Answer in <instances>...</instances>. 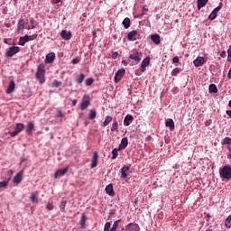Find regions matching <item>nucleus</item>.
Wrapping results in <instances>:
<instances>
[{"instance_id": "16", "label": "nucleus", "mask_w": 231, "mask_h": 231, "mask_svg": "<svg viewBox=\"0 0 231 231\" xmlns=\"http://www.w3.org/2000/svg\"><path fill=\"white\" fill-rule=\"evenodd\" d=\"M134 120V117H133V115H126L124 119V125L125 127H128V125H131L133 124V121Z\"/></svg>"}, {"instance_id": "25", "label": "nucleus", "mask_w": 231, "mask_h": 231, "mask_svg": "<svg viewBox=\"0 0 231 231\" xmlns=\"http://www.w3.org/2000/svg\"><path fill=\"white\" fill-rule=\"evenodd\" d=\"M68 203V200L66 199H62L60 205V212H66V205Z\"/></svg>"}, {"instance_id": "28", "label": "nucleus", "mask_w": 231, "mask_h": 231, "mask_svg": "<svg viewBox=\"0 0 231 231\" xmlns=\"http://www.w3.org/2000/svg\"><path fill=\"white\" fill-rule=\"evenodd\" d=\"M198 10H201V8L205 7L207 3H208V0H198Z\"/></svg>"}, {"instance_id": "5", "label": "nucleus", "mask_w": 231, "mask_h": 231, "mask_svg": "<svg viewBox=\"0 0 231 231\" xmlns=\"http://www.w3.org/2000/svg\"><path fill=\"white\" fill-rule=\"evenodd\" d=\"M21 51V47L19 46H12L6 51V57H12Z\"/></svg>"}, {"instance_id": "33", "label": "nucleus", "mask_w": 231, "mask_h": 231, "mask_svg": "<svg viewBox=\"0 0 231 231\" xmlns=\"http://www.w3.org/2000/svg\"><path fill=\"white\" fill-rule=\"evenodd\" d=\"M122 219L116 220L110 228V231H116V228H118V226L120 225Z\"/></svg>"}, {"instance_id": "60", "label": "nucleus", "mask_w": 231, "mask_h": 231, "mask_svg": "<svg viewBox=\"0 0 231 231\" xmlns=\"http://www.w3.org/2000/svg\"><path fill=\"white\" fill-rule=\"evenodd\" d=\"M4 42H5V44H8V39H4Z\"/></svg>"}, {"instance_id": "54", "label": "nucleus", "mask_w": 231, "mask_h": 231, "mask_svg": "<svg viewBox=\"0 0 231 231\" xmlns=\"http://www.w3.org/2000/svg\"><path fill=\"white\" fill-rule=\"evenodd\" d=\"M219 10H221V5L217 6V7L213 10V12L217 14L218 12H219Z\"/></svg>"}, {"instance_id": "57", "label": "nucleus", "mask_w": 231, "mask_h": 231, "mask_svg": "<svg viewBox=\"0 0 231 231\" xmlns=\"http://www.w3.org/2000/svg\"><path fill=\"white\" fill-rule=\"evenodd\" d=\"M77 99H73L72 100V106L75 107V106H77Z\"/></svg>"}, {"instance_id": "9", "label": "nucleus", "mask_w": 231, "mask_h": 231, "mask_svg": "<svg viewBox=\"0 0 231 231\" xmlns=\"http://www.w3.org/2000/svg\"><path fill=\"white\" fill-rule=\"evenodd\" d=\"M34 129H35V125L33 124V122H28L25 129L26 134H29V136H32Z\"/></svg>"}, {"instance_id": "59", "label": "nucleus", "mask_w": 231, "mask_h": 231, "mask_svg": "<svg viewBox=\"0 0 231 231\" xmlns=\"http://www.w3.org/2000/svg\"><path fill=\"white\" fill-rule=\"evenodd\" d=\"M226 55V51H222L221 53H220V57H225Z\"/></svg>"}, {"instance_id": "6", "label": "nucleus", "mask_w": 231, "mask_h": 231, "mask_svg": "<svg viewBox=\"0 0 231 231\" xmlns=\"http://www.w3.org/2000/svg\"><path fill=\"white\" fill-rule=\"evenodd\" d=\"M69 167L63 168V169H59L56 171L54 173V180H57L58 178H60L62 176H65L68 173Z\"/></svg>"}, {"instance_id": "1", "label": "nucleus", "mask_w": 231, "mask_h": 231, "mask_svg": "<svg viewBox=\"0 0 231 231\" xmlns=\"http://www.w3.org/2000/svg\"><path fill=\"white\" fill-rule=\"evenodd\" d=\"M45 68L43 63L39 64L37 67L36 79L39 80L40 84H44V82H46V79H44V73H46Z\"/></svg>"}, {"instance_id": "53", "label": "nucleus", "mask_w": 231, "mask_h": 231, "mask_svg": "<svg viewBox=\"0 0 231 231\" xmlns=\"http://www.w3.org/2000/svg\"><path fill=\"white\" fill-rule=\"evenodd\" d=\"M172 62L174 64H178V62H180V58H178V56H175L173 59H172Z\"/></svg>"}, {"instance_id": "55", "label": "nucleus", "mask_w": 231, "mask_h": 231, "mask_svg": "<svg viewBox=\"0 0 231 231\" xmlns=\"http://www.w3.org/2000/svg\"><path fill=\"white\" fill-rule=\"evenodd\" d=\"M117 57H118V52L116 51V52H113V53H112V59L115 60V59H116Z\"/></svg>"}, {"instance_id": "27", "label": "nucleus", "mask_w": 231, "mask_h": 231, "mask_svg": "<svg viewBox=\"0 0 231 231\" xmlns=\"http://www.w3.org/2000/svg\"><path fill=\"white\" fill-rule=\"evenodd\" d=\"M97 118V110L90 109L88 114V120H95Z\"/></svg>"}, {"instance_id": "43", "label": "nucleus", "mask_w": 231, "mask_h": 231, "mask_svg": "<svg viewBox=\"0 0 231 231\" xmlns=\"http://www.w3.org/2000/svg\"><path fill=\"white\" fill-rule=\"evenodd\" d=\"M38 37V34L35 33V34H32V35H27V41L30 42V41H35V39H37Z\"/></svg>"}, {"instance_id": "29", "label": "nucleus", "mask_w": 231, "mask_h": 231, "mask_svg": "<svg viewBox=\"0 0 231 231\" xmlns=\"http://www.w3.org/2000/svg\"><path fill=\"white\" fill-rule=\"evenodd\" d=\"M166 127H169L170 131H174V121L172 119H167Z\"/></svg>"}, {"instance_id": "26", "label": "nucleus", "mask_w": 231, "mask_h": 231, "mask_svg": "<svg viewBox=\"0 0 231 231\" xmlns=\"http://www.w3.org/2000/svg\"><path fill=\"white\" fill-rule=\"evenodd\" d=\"M26 42H28V34L20 37L19 39V45L20 46H24L26 44Z\"/></svg>"}, {"instance_id": "17", "label": "nucleus", "mask_w": 231, "mask_h": 231, "mask_svg": "<svg viewBox=\"0 0 231 231\" xmlns=\"http://www.w3.org/2000/svg\"><path fill=\"white\" fill-rule=\"evenodd\" d=\"M193 64L196 68H199L205 64V58L198 57L196 60H193Z\"/></svg>"}, {"instance_id": "11", "label": "nucleus", "mask_w": 231, "mask_h": 231, "mask_svg": "<svg viewBox=\"0 0 231 231\" xmlns=\"http://www.w3.org/2000/svg\"><path fill=\"white\" fill-rule=\"evenodd\" d=\"M60 37H61V39H63V41H69L71 39V37H73V34H71V32L62 30L60 32Z\"/></svg>"}, {"instance_id": "50", "label": "nucleus", "mask_w": 231, "mask_h": 231, "mask_svg": "<svg viewBox=\"0 0 231 231\" xmlns=\"http://www.w3.org/2000/svg\"><path fill=\"white\" fill-rule=\"evenodd\" d=\"M147 12H149V9L147 8V6L143 5V13L141 14V15H145V14H147Z\"/></svg>"}, {"instance_id": "8", "label": "nucleus", "mask_w": 231, "mask_h": 231, "mask_svg": "<svg viewBox=\"0 0 231 231\" xmlns=\"http://www.w3.org/2000/svg\"><path fill=\"white\" fill-rule=\"evenodd\" d=\"M124 75H125V69H120L119 70H117L116 72V76H115V82L116 83L120 82V80H122V77H124Z\"/></svg>"}, {"instance_id": "19", "label": "nucleus", "mask_w": 231, "mask_h": 231, "mask_svg": "<svg viewBox=\"0 0 231 231\" xmlns=\"http://www.w3.org/2000/svg\"><path fill=\"white\" fill-rule=\"evenodd\" d=\"M14 90H15V81L11 80L9 82V85H8V88H7L5 93L7 95H10L11 93H14Z\"/></svg>"}, {"instance_id": "56", "label": "nucleus", "mask_w": 231, "mask_h": 231, "mask_svg": "<svg viewBox=\"0 0 231 231\" xmlns=\"http://www.w3.org/2000/svg\"><path fill=\"white\" fill-rule=\"evenodd\" d=\"M61 0H51L52 5H57L60 3Z\"/></svg>"}, {"instance_id": "20", "label": "nucleus", "mask_w": 231, "mask_h": 231, "mask_svg": "<svg viewBox=\"0 0 231 231\" xmlns=\"http://www.w3.org/2000/svg\"><path fill=\"white\" fill-rule=\"evenodd\" d=\"M129 169H131V165H125L121 169V178H123L124 180H125V178H127V171H129Z\"/></svg>"}, {"instance_id": "39", "label": "nucleus", "mask_w": 231, "mask_h": 231, "mask_svg": "<svg viewBox=\"0 0 231 231\" xmlns=\"http://www.w3.org/2000/svg\"><path fill=\"white\" fill-rule=\"evenodd\" d=\"M209 93H217V87L216 84L209 85Z\"/></svg>"}, {"instance_id": "21", "label": "nucleus", "mask_w": 231, "mask_h": 231, "mask_svg": "<svg viewBox=\"0 0 231 231\" xmlns=\"http://www.w3.org/2000/svg\"><path fill=\"white\" fill-rule=\"evenodd\" d=\"M23 181V171H19L14 177V183H16L19 185Z\"/></svg>"}, {"instance_id": "31", "label": "nucleus", "mask_w": 231, "mask_h": 231, "mask_svg": "<svg viewBox=\"0 0 231 231\" xmlns=\"http://www.w3.org/2000/svg\"><path fill=\"white\" fill-rule=\"evenodd\" d=\"M123 26L125 28V30H127V28H129L131 26V19L129 18H125L123 21Z\"/></svg>"}, {"instance_id": "51", "label": "nucleus", "mask_w": 231, "mask_h": 231, "mask_svg": "<svg viewBox=\"0 0 231 231\" xmlns=\"http://www.w3.org/2000/svg\"><path fill=\"white\" fill-rule=\"evenodd\" d=\"M46 208H47V210H53V204H51L50 202L47 203Z\"/></svg>"}, {"instance_id": "15", "label": "nucleus", "mask_w": 231, "mask_h": 231, "mask_svg": "<svg viewBox=\"0 0 231 231\" xmlns=\"http://www.w3.org/2000/svg\"><path fill=\"white\" fill-rule=\"evenodd\" d=\"M140 37L138 31H132L128 33L127 39L128 41H136Z\"/></svg>"}, {"instance_id": "35", "label": "nucleus", "mask_w": 231, "mask_h": 231, "mask_svg": "<svg viewBox=\"0 0 231 231\" xmlns=\"http://www.w3.org/2000/svg\"><path fill=\"white\" fill-rule=\"evenodd\" d=\"M118 151H122V150H120V148H114L112 150V154H113L112 160H116V158H118Z\"/></svg>"}, {"instance_id": "32", "label": "nucleus", "mask_w": 231, "mask_h": 231, "mask_svg": "<svg viewBox=\"0 0 231 231\" xmlns=\"http://www.w3.org/2000/svg\"><path fill=\"white\" fill-rule=\"evenodd\" d=\"M88 217L82 214L79 224L81 225V228H86V221H87Z\"/></svg>"}, {"instance_id": "45", "label": "nucleus", "mask_w": 231, "mask_h": 231, "mask_svg": "<svg viewBox=\"0 0 231 231\" xmlns=\"http://www.w3.org/2000/svg\"><path fill=\"white\" fill-rule=\"evenodd\" d=\"M104 231H111V222H106L105 224Z\"/></svg>"}, {"instance_id": "34", "label": "nucleus", "mask_w": 231, "mask_h": 231, "mask_svg": "<svg viewBox=\"0 0 231 231\" xmlns=\"http://www.w3.org/2000/svg\"><path fill=\"white\" fill-rule=\"evenodd\" d=\"M113 121V116H107L103 123L104 127L109 125V124H111V122Z\"/></svg>"}, {"instance_id": "2", "label": "nucleus", "mask_w": 231, "mask_h": 231, "mask_svg": "<svg viewBox=\"0 0 231 231\" xmlns=\"http://www.w3.org/2000/svg\"><path fill=\"white\" fill-rule=\"evenodd\" d=\"M220 178L223 180H230L231 179V166L226 165L219 171Z\"/></svg>"}, {"instance_id": "7", "label": "nucleus", "mask_w": 231, "mask_h": 231, "mask_svg": "<svg viewBox=\"0 0 231 231\" xmlns=\"http://www.w3.org/2000/svg\"><path fill=\"white\" fill-rule=\"evenodd\" d=\"M129 59L134 60V62H140V60H142V52L134 51L132 54H130Z\"/></svg>"}, {"instance_id": "18", "label": "nucleus", "mask_w": 231, "mask_h": 231, "mask_svg": "<svg viewBox=\"0 0 231 231\" xmlns=\"http://www.w3.org/2000/svg\"><path fill=\"white\" fill-rule=\"evenodd\" d=\"M149 64H151V58L146 57L141 64V71L143 73L145 71V69L147 68V66H149Z\"/></svg>"}, {"instance_id": "37", "label": "nucleus", "mask_w": 231, "mask_h": 231, "mask_svg": "<svg viewBox=\"0 0 231 231\" xmlns=\"http://www.w3.org/2000/svg\"><path fill=\"white\" fill-rule=\"evenodd\" d=\"M226 228H231V214L225 220Z\"/></svg>"}, {"instance_id": "13", "label": "nucleus", "mask_w": 231, "mask_h": 231, "mask_svg": "<svg viewBox=\"0 0 231 231\" xmlns=\"http://www.w3.org/2000/svg\"><path fill=\"white\" fill-rule=\"evenodd\" d=\"M127 145H129V139H127V137H124L118 145L119 151H124L127 148Z\"/></svg>"}, {"instance_id": "52", "label": "nucleus", "mask_w": 231, "mask_h": 231, "mask_svg": "<svg viewBox=\"0 0 231 231\" xmlns=\"http://www.w3.org/2000/svg\"><path fill=\"white\" fill-rule=\"evenodd\" d=\"M72 64H79L80 62V59L79 58H75L71 60Z\"/></svg>"}, {"instance_id": "47", "label": "nucleus", "mask_w": 231, "mask_h": 231, "mask_svg": "<svg viewBox=\"0 0 231 231\" xmlns=\"http://www.w3.org/2000/svg\"><path fill=\"white\" fill-rule=\"evenodd\" d=\"M57 116L58 118H64V113L60 109H57Z\"/></svg>"}, {"instance_id": "41", "label": "nucleus", "mask_w": 231, "mask_h": 231, "mask_svg": "<svg viewBox=\"0 0 231 231\" xmlns=\"http://www.w3.org/2000/svg\"><path fill=\"white\" fill-rule=\"evenodd\" d=\"M217 17V13H215L214 11L211 12V14L208 15V20L209 21H214Z\"/></svg>"}, {"instance_id": "14", "label": "nucleus", "mask_w": 231, "mask_h": 231, "mask_svg": "<svg viewBox=\"0 0 231 231\" xmlns=\"http://www.w3.org/2000/svg\"><path fill=\"white\" fill-rule=\"evenodd\" d=\"M98 165V152H94V155L92 157L91 164H90V169H95Z\"/></svg>"}, {"instance_id": "24", "label": "nucleus", "mask_w": 231, "mask_h": 231, "mask_svg": "<svg viewBox=\"0 0 231 231\" xmlns=\"http://www.w3.org/2000/svg\"><path fill=\"white\" fill-rule=\"evenodd\" d=\"M37 196H39V192L37 191L31 193L30 201H32V203H38Z\"/></svg>"}, {"instance_id": "23", "label": "nucleus", "mask_w": 231, "mask_h": 231, "mask_svg": "<svg viewBox=\"0 0 231 231\" xmlns=\"http://www.w3.org/2000/svg\"><path fill=\"white\" fill-rule=\"evenodd\" d=\"M151 41L154 42V44H160L162 42V39L160 38V34H152L151 36Z\"/></svg>"}, {"instance_id": "40", "label": "nucleus", "mask_w": 231, "mask_h": 231, "mask_svg": "<svg viewBox=\"0 0 231 231\" xmlns=\"http://www.w3.org/2000/svg\"><path fill=\"white\" fill-rule=\"evenodd\" d=\"M10 181V178L5 180H3L0 182V189H5V187H8V183Z\"/></svg>"}, {"instance_id": "48", "label": "nucleus", "mask_w": 231, "mask_h": 231, "mask_svg": "<svg viewBox=\"0 0 231 231\" xmlns=\"http://www.w3.org/2000/svg\"><path fill=\"white\" fill-rule=\"evenodd\" d=\"M93 82H94L93 79H87L85 80L86 86H91V84H93Z\"/></svg>"}, {"instance_id": "42", "label": "nucleus", "mask_w": 231, "mask_h": 231, "mask_svg": "<svg viewBox=\"0 0 231 231\" xmlns=\"http://www.w3.org/2000/svg\"><path fill=\"white\" fill-rule=\"evenodd\" d=\"M111 131H116L118 133V122L116 121L113 123L112 126H111Z\"/></svg>"}, {"instance_id": "58", "label": "nucleus", "mask_w": 231, "mask_h": 231, "mask_svg": "<svg viewBox=\"0 0 231 231\" xmlns=\"http://www.w3.org/2000/svg\"><path fill=\"white\" fill-rule=\"evenodd\" d=\"M226 114L231 118V110H226Z\"/></svg>"}, {"instance_id": "12", "label": "nucleus", "mask_w": 231, "mask_h": 231, "mask_svg": "<svg viewBox=\"0 0 231 231\" xmlns=\"http://www.w3.org/2000/svg\"><path fill=\"white\" fill-rule=\"evenodd\" d=\"M55 60V52H50L45 57V64H53Z\"/></svg>"}, {"instance_id": "61", "label": "nucleus", "mask_w": 231, "mask_h": 231, "mask_svg": "<svg viewBox=\"0 0 231 231\" xmlns=\"http://www.w3.org/2000/svg\"><path fill=\"white\" fill-rule=\"evenodd\" d=\"M135 17L140 18L142 17V14H137Z\"/></svg>"}, {"instance_id": "4", "label": "nucleus", "mask_w": 231, "mask_h": 231, "mask_svg": "<svg viewBox=\"0 0 231 231\" xmlns=\"http://www.w3.org/2000/svg\"><path fill=\"white\" fill-rule=\"evenodd\" d=\"M24 129V124L23 123H17L14 127V132H10L9 134L12 136V138H15L19 133H22Z\"/></svg>"}, {"instance_id": "49", "label": "nucleus", "mask_w": 231, "mask_h": 231, "mask_svg": "<svg viewBox=\"0 0 231 231\" xmlns=\"http://www.w3.org/2000/svg\"><path fill=\"white\" fill-rule=\"evenodd\" d=\"M227 60H228V62H231V45L229 46V49L227 50Z\"/></svg>"}, {"instance_id": "36", "label": "nucleus", "mask_w": 231, "mask_h": 231, "mask_svg": "<svg viewBox=\"0 0 231 231\" xmlns=\"http://www.w3.org/2000/svg\"><path fill=\"white\" fill-rule=\"evenodd\" d=\"M17 30H18V33H19V30H24V19L22 18L18 21Z\"/></svg>"}, {"instance_id": "62", "label": "nucleus", "mask_w": 231, "mask_h": 231, "mask_svg": "<svg viewBox=\"0 0 231 231\" xmlns=\"http://www.w3.org/2000/svg\"><path fill=\"white\" fill-rule=\"evenodd\" d=\"M227 149H228V151H230V152H231V146H228V147H227Z\"/></svg>"}, {"instance_id": "3", "label": "nucleus", "mask_w": 231, "mask_h": 231, "mask_svg": "<svg viewBox=\"0 0 231 231\" xmlns=\"http://www.w3.org/2000/svg\"><path fill=\"white\" fill-rule=\"evenodd\" d=\"M90 105L91 99L89 97V95L85 94L80 103V110L85 111V109H88V107H89Z\"/></svg>"}, {"instance_id": "46", "label": "nucleus", "mask_w": 231, "mask_h": 231, "mask_svg": "<svg viewBox=\"0 0 231 231\" xmlns=\"http://www.w3.org/2000/svg\"><path fill=\"white\" fill-rule=\"evenodd\" d=\"M179 73H180V69L179 68H175L171 71V76L172 77H176Z\"/></svg>"}, {"instance_id": "38", "label": "nucleus", "mask_w": 231, "mask_h": 231, "mask_svg": "<svg viewBox=\"0 0 231 231\" xmlns=\"http://www.w3.org/2000/svg\"><path fill=\"white\" fill-rule=\"evenodd\" d=\"M221 145H231V138L230 137H226L223 139L221 142Z\"/></svg>"}, {"instance_id": "22", "label": "nucleus", "mask_w": 231, "mask_h": 231, "mask_svg": "<svg viewBox=\"0 0 231 231\" xmlns=\"http://www.w3.org/2000/svg\"><path fill=\"white\" fill-rule=\"evenodd\" d=\"M106 192L108 196H115V189H113V184H108L106 187Z\"/></svg>"}, {"instance_id": "10", "label": "nucleus", "mask_w": 231, "mask_h": 231, "mask_svg": "<svg viewBox=\"0 0 231 231\" xmlns=\"http://www.w3.org/2000/svg\"><path fill=\"white\" fill-rule=\"evenodd\" d=\"M125 231H140V226L136 223H129L125 226Z\"/></svg>"}, {"instance_id": "30", "label": "nucleus", "mask_w": 231, "mask_h": 231, "mask_svg": "<svg viewBox=\"0 0 231 231\" xmlns=\"http://www.w3.org/2000/svg\"><path fill=\"white\" fill-rule=\"evenodd\" d=\"M84 79H86V75L84 74H79V76H77L76 78V82L77 84H82L84 82Z\"/></svg>"}, {"instance_id": "44", "label": "nucleus", "mask_w": 231, "mask_h": 231, "mask_svg": "<svg viewBox=\"0 0 231 231\" xmlns=\"http://www.w3.org/2000/svg\"><path fill=\"white\" fill-rule=\"evenodd\" d=\"M61 85H62V82H60V81H59V80H57V79H55V80L53 81V83H52V86H53L54 88H60Z\"/></svg>"}]
</instances>
